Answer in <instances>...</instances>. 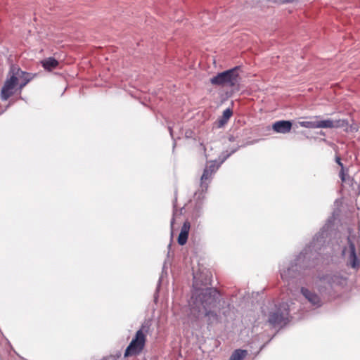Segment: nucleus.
I'll list each match as a JSON object with an SVG mask.
<instances>
[{"instance_id":"nucleus-1","label":"nucleus","mask_w":360,"mask_h":360,"mask_svg":"<svg viewBox=\"0 0 360 360\" xmlns=\"http://www.w3.org/2000/svg\"><path fill=\"white\" fill-rule=\"evenodd\" d=\"M34 76L32 73L22 70L17 65H11L1 90V101H7L17 91L20 93L22 89L34 78Z\"/></svg>"},{"instance_id":"nucleus-2","label":"nucleus","mask_w":360,"mask_h":360,"mask_svg":"<svg viewBox=\"0 0 360 360\" xmlns=\"http://www.w3.org/2000/svg\"><path fill=\"white\" fill-rule=\"evenodd\" d=\"M191 311L200 312L201 308L205 311L214 309L219 302V293L215 288H206L196 292L192 297Z\"/></svg>"},{"instance_id":"nucleus-3","label":"nucleus","mask_w":360,"mask_h":360,"mask_svg":"<svg viewBox=\"0 0 360 360\" xmlns=\"http://www.w3.org/2000/svg\"><path fill=\"white\" fill-rule=\"evenodd\" d=\"M150 323L148 321L142 323L140 328L136 331L135 336L127 346L124 356V357L137 356L140 354L146 345V335L149 332Z\"/></svg>"},{"instance_id":"nucleus-4","label":"nucleus","mask_w":360,"mask_h":360,"mask_svg":"<svg viewBox=\"0 0 360 360\" xmlns=\"http://www.w3.org/2000/svg\"><path fill=\"white\" fill-rule=\"evenodd\" d=\"M238 67L218 73L210 79V83L213 85L223 87H234L239 83Z\"/></svg>"},{"instance_id":"nucleus-5","label":"nucleus","mask_w":360,"mask_h":360,"mask_svg":"<svg viewBox=\"0 0 360 360\" xmlns=\"http://www.w3.org/2000/svg\"><path fill=\"white\" fill-rule=\"evenodd\" d=\"M320 282L326 286L319 287V291L323 293L325 291L328 290H335L337 291L338 290L342 289L345 286L347 285V278L341 275L339 273L334 274L326 275L320 278Z\"/></svg>"},{"instance_id":"nucleus-6","label":"nucleus","mask_w":360,"mask_h":360,"mask_svg":"<svg viewBox=\"0 0 360 360\" xmlns=\"http://www.w3.org/2000/svg\"><path fill=\"white\" fill-rule=\"evenodd\" d=\"M289 321V309L283 304L275 311L269 313L268 322L273 327H282Z\"/></svg>"},{"instance_id":"nucleus-7","label":"nucleus","mask_w":360,"mask_h":360,"mask_svg":"<svg viewBox=\"0 0 360 360\" xmlns=\"http://www.w3.org/2000/svg\"><path fill=\"white\" fill-rule=\"evenodd\" d=\"M318 128L332 129L347 127L348 122L346 120H338L333 121L332 120H325L317 121Z\"/></svg>"},{"instance_id":"nucleus-8","label":"nucleus","mask_w":360,"mask_h":360,"mask_svg":"<svg viewBox=\"0 0 360 360\" xmlns=\"http://www.w3.org/2000/svg\"><path fill=\"white\" fill-rule=\"evenodd\" d=\"M349 244V261L352 268H358L360 266V258L356 255V248L354 243L351 240L350 238L348 237Z\"/></svg>"},{"instance_id":"nucleus-9","label":"nucleus","mask_w":360,"mask_h":360,"mask_svg":"<svg viewBox=\"0 0 360 360\" xmlns=\"http://www.w3.org/2000/svg\"><path fill=\"white\" fill-rule=\"evenodd\" d=\"M292 124L289 120H280L274 122L272 129L274 131L281 134H287L290 131Z\"/></svg>"},{"instance_id":"nucleus-10","label":"nucleus","mask_w":360,"mask_h":360,"mask_svg":"<svg viewBox=\"0 0 360 360\" xmlns=\"http://www.w3.org/2000/svg\"><path fill=\"white\" fill-rule=\"evenodd\" d=\"M301 292L303 296L314 306L320 307L321 301L320 297L316 293L310 291L306 288H301Z\"/></svg>"},{"instance_id":"nucleus-11","label":"nucleus","mask_w":360,"mask_h":360,"mask_svg":"<svg viewBox=\"0 0 360 360\" xmlns=\"http://www.w3.org/2000/svg\"><path fill=\"white\" fill-rule=\"evenodd\" d=\"M190 228H191L190 222L188 221H186L184 223V224L181 229V231H180L179 236L178 237V240H177L178 243L180 245H184L186 243L188 237Z\"/></svg>"},{"instance_id":"nucleus-12","label":"nucleus","mask_w":360,"mask_h":360,"mask_svg":"<svg viewBox=\"0 0 360 360\" xmlns=\"http://www.w3.org/2000/svg\"><path fill=\"white\" fill-rule=\"evenodd\" d=\"M205 316L207 319L208 325L217 324L220 322V318L214 309L205 311Z\"/></svg>"},{"instance_id":"nucleus-13","label":"nucleus","mask_w":360,"mask_h":360,"mask_svg":"<svg viewBox=\"0 0 360 360\" xmlns=\"http://www.w3.org/2000/svg\"><path fill=\"white\" fill-rule=\"evenodd\" d=\"M43 68L49 71H51L57 68L58 62L54 58L49 57L41 61Z\"/></svg>"},{"instance_id":"nucleus-14","label":"nucleus","mask_w":360,"mask_h":360,"mask_svg":"<svg viewBox=\"0 0 360 360\" xmlns=\"http://www.w3.org/2000/svg\"><path fill=\"white\" fill-rule=\"evenodd\" d=\"M212 174H213V173H212V171L210 172L208 168L204 169L202 175L200 179V186H201L202 191L207 190V186H208V184L207 183V181H210V179H212Z\"/></svg>"},{"instance_id":"nucleus-15","label":"nucleus","mask_w":360,"mask_h":360,"mask_svg":"<svg viewBox=\"0 0 360 360\" xmlns=\"http://www.w3.org/2000/svg\"><path fill=\"white\" fill-rule=\"evenodd\" d=\"M297 266V264L295 265L292 264L290 267L287 268L285 270H282L281 271V276L283 280H288L290 278H293L295 276V267Z\"/></svg>"},{"instance_id":"nucleus-16","label":"nucleus","mask_w":360,"mask_h":360,"mask_svg":"<svg viewBox=\"0 0 360 360\" xmlns=\"http://www.w3.org/2000/svg\"><path fill=\"white\" fill-rule=\"evenodd\" d=\"M232 114L233 111L230 108L224 110L222 116L218 120V127H221L226 124Z\"/></svg>"},{"instance_id":"nucleus-17","label":"nucleus","mask_w":360,"mask_h":360,"mask_svg":"<svg viewBox=\"0 0 360 360\" xmlns=\"http://www.w3.org/2000/svg\"><path fill=\"white\" fill-rule=\"evenodd\" d=\"M335 162L341 167V170L340 172L339 176H340V178L342 182V183L346 182V181H347V179H350L349 176L347 174L348 170L346 169V172H345V167L343 166V164L341 162V159H340V156L336 155V157H335Z\"/></svg>"},{"instance_id":"nucleus-18","label":"nucleus","mask_w":360,"mask_h":360,"mask_svg":"<svg viewBox=\"0 0 360 360\" xmlns=\"http://www.w3.org/2000/svg\"><path fill=\"white\" fill-rule=\"evenodd\" d=\"M248 354V351L245 349H236L231 355L229 360H243Z\"/></svg>"},{"instance_id":"nucleus-19","label":"nucleus","mask_w":360,"mask_h":360,"mask_svg":"<svg viewBox=\"0 0 360 360\" xmlns=\"http://www.w3.org/2000/svg\"><path fill=\"white\" fill-rule=\"evenodd\" d=\"M300 125L302 127L309 129L318 128L317 121H302L300 122Z\"/></svg>"},{"instance_id":"nucleus-20","label":"nucleus","mask_w":360,"mask_h":360,"mask_svg":"<svg viewBox=\"0 0 360 360\" xmlns=\"http://www.w3.org/2000/svg\"><path fill=\"white\" fill-rule=\"evenodd\" d=\"M219 166L216 165L214 162H210L208 163V165L205 167V168H208L210 172L212 171V173H215L216 171L218 169Z\"/></svg>"},{"instance_id":"nucleus-21","label":"nucleus","mask_w":360,"mask_h":360,"mask_svg":"<svg viewBox=\"0 0 360 360\" xmlns=\"http://www.w3.org/2000/svg\"><path fill=\"white\" fill-rule=\"evenodd\" d=\"M239 148V146H237L236 148L233 149L229 153L226 154L224 158V160L228 158L231 154L234 153Z\"/></svg>"},{"instance_id":"nucleus-22","label":"nucleus","mask_w":360,"mask_h":360,"mask_svg":"<svg viewBox=\"0 0 360 360\" xmlns=\"http://www.w3.org/2000/svg\"><path fill=\"white\" fill-rule=\"evenodd\" d=\"M174 221H175V218H174V214L173 217L171 219V224H170L171 229H172V234L173 233V227H174Z\"/></svg>"},{"instance_id":"nucleus-23","label":"nucleus","mask_w":360,"mask_h":360,"mask_svg":"<svg viewBox=\"0 0 360 360\" xmlns=\"http://www.w3.org/2000/svg\"><path fill=\"white\" fill-rule=\"evenodd\" d=\"M229 141H231V142L235 141H236L235 136H233V135L229 136Z\"/></svg>"},{"instance_id":"nucleus-24","label":"nucleus","mask_w":360,"mask_h":360,"mask_svg":"<svg viewBox=\"0 0 360 360\" xmlns=\"http://www.w3.org/2000/svg\"><path fill=\"white\" fill-rule=\"evenodd\" d=\"M304 257H305V256H304V255H303V253H301V254L300 255V256L298 257V258H297V262H300V261L302 258H304Z\"/></svg>"},{"instance_id":"nucleus-25","label":"nucleus","mask_w":360,"mask_h":360,"mask_svg":"<svg viewBox=\"0 0 360 360\" xmlns=\"http://www.w3.org/2000/svg\"><path fill=\"white\" fill-rule=\"evenodd\" d=\"M347 248H345L343 250H342V255H345L346 254V251H347Z\"/></svg>"},{"instance_id":"nucleus-26","label":"nucleus","mask_w":360,"mask_h":360,"mask_svg":"<svg viewBox=\"0 0 360 360\" xmlns=\"http://www.w3.org/2000/svg\"><path fill=\"white\" fill-rule=\"evenodd\" d=\"M169 130L170 134L172 135V129L170 127H169Z\"/></svg>"}]
</instances>
